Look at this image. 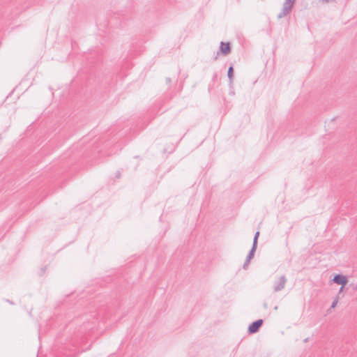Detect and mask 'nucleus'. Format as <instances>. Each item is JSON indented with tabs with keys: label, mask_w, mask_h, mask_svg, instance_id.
I'll return each mask as SVG.
<instances>
[{
	"label": "nucleus",
	"mask_w": 357,
	"mask_h": 357,
	"mask_svg": "<svg viewBox=\"0 0 357 357\" xmlns=\"http://www.w3.org/2000/svg\"><path fill=\"white\" fill-rule=\"evenodd\" d=\"M263 322V319H261L252 322L248 328V333L249 334H254L258 332L260 327L262 326Z\"/></svg>",
	"instance_id": "obj_1"
},
{
	"label": "nucleus",
	"mask_w": 357,
	"mask_h": 357,
	"mask_svg": "<svg viewBox=\"0 0 357 357\" xmlns=\"http://www.w3.org/2000/svg\"><path fill=\"white\" fill-rule=\"evenodd\" d=\"M231 52V44L229 42H220L219 51L218 54H221L223 56H227Z\"/></svg>",
	"instance_id": "obj_2"
},
{
	"label": "nucleus",
	"mask_w": 357,
	"mask_h": 357,
	"mask_svg": "<svg viewBox=\"0 0 357 357\" xmlns=\"http://www.w3.org/2000/svg\"><path fill=\"white\" fill-rule=\"evenodd\" d=\"M287 282V278L284 275H282L280 277L278 281H276L274 284L273 289L275 291H280L284 289L285 283Z\"/></svg>",
	"instance_id": "obj_3"
},
{
	"label": "nucleus",
	"mask_w": 357,
	"mask_h": 357,
	"mask_svg": "<svg viewBox=\"0 0 357 357\" xmlns=\"http://www.w3.org/2000/svg\"><path fill=\"white\" fill-rule=\"evenodd\" d=\"M333 281L337 284L344 287L348 283V279L347 276L342 274L335 275Z\"/></svg>",
	"instance_id": "obj_4"
},
{
	"label": "nucleus",
	"mask_w": 357,
	"mask_h": 357,
	"mask_svg": "<svg viewBox=\"0 0 357 357\" xmlns=\"http://www.w3.org/2000/svg\"><path fill=\"white\" fill-rule=\"evenodd\" d=\"M292 9L287 8L286 7H282V10L278 15V19H282V17H286L287 15L289 14Z\"/></svg>",
	"instance_id": "obj_5"
},
{
	"label": "nucleus",
	"mask_w": 357,
	"mask_h": 357,
	"mask_svg": "<svg viewBox=\"0 0 357 357\" xmlns=\"http://www.w3.org/2000/svg\"><path fill=\"white\" fill-rule=\"evenodd\" d=\"M227 77L229 79L230 84L233 82V78H234V68L233 66H230L227 70Z\"/></svg>",
	"instance_id": "obj_6"
},
{
	"label": "nucleus",
	"mask_w": 357,
	"mask_h": 357,
	"mask_svg": "<svg viewBox=\"0 0 357 357\" xmlns=\"http://www.w3.org/2000/svg\"><path fill=\"white\" fill-rule=\"evenodd\" d=\"M296 0H284L282 7L292 9Z\"/></svg>",
	"instance_id": "obj_7"
},
{
	"label": "nucleus",
	"mask_w": 357,
	"mask_h": 357,
	"mask_svg": "<svg viewBox=\"0 0 357 357\" xmlns=\"http://www.w3.org/2000/svg\"><path fill=\"white\" fill-rule=\"evenodd\" d=\"M257 248V246L252 245V248L246 257V259H248V260H251L253 258Z\"/></svg>",
	"instance_id": "obj_8"
},
{
	"label": "nucleus",
	"mask_w": 357,
	"mask_h": 357,
	"mask_svg": "<svg viewBox=\"0 0 357 357\" xmlns=\"http://www.w3.org/2000/svg\"><path fill=\"white\" fill-rule=\"evenodd\" d=\"M259 236V231H257L254 236L252 245L257 246Z\"/></svg>",
	"instance_id": "obj_9"
},
{
	"label": "nucleus",
	"mask_w": 357,
	"mask_h": 357,
	"mask_svg": "<svg viewBox=\"0 0 357 357\" xmlns=\"http://www.w3.org/2000/svg\"><path fill=\"white\" fill-rule=\"evenodd\" d=\"M338 300H339V296L338 295L334 298L333 301L332 302V304L331 305V307L330 309H333L336 307L337 303H338Z\"/></svg>",
	"instance_id": "obj_10"
},
{
	"label": "nucleus",
	"mask_w": 357,
	"mask_h": 357,
	"mask_svg": "<svg viewBox=\"0 0 357 357\" xmlns=\"http://www.w3.org/2000/svg\"><path fill=\"white\" fill-rule=\"evenodd\" d=\"M250 261V260H248V259H245V262H244V264L243 265V269H247Z\"/></svg>",
	"instance_id": "obj_11"
},
{
	"label": "nucleus",
	"mask_w": 357,
	"mask_h": 357,
	"mask_svg": "<svg viewBox=\"0 0 357 357\" xmlns=\"http://www.w3.org/2000/svg\"><path fill=\"white\" fill-rule=\"evenodd\" d=\"M350 287L352 289V290H354V291H356L357 290V284L351 283L350 284Z\"/></svg>",
	"instance_id": "obj_12"
},
{
	"label": "nucleus",
	"mask_w": 357,
	"mask_h": 357,
	"mask_svg": "<svg viewBox=\"0 0 357 357\" xmlns=\"http://www.w3.org/2000/svg\"><path fill=\"white\" fill-rule=\"evenodd\" d=\"M218 80V75L216 73H214L212 77V81L213 82H216Z\"/></svg>",
	"instance_id": "obj_13"
},
{
	"label": "nucleus",
	"mask_w": 357,
	"mask_h": 357,
	"mask_svg": "<svg viewBox=\"0 0 357 357\" xmlns=\"http://www.w3.org/2000/svg\"><path fill=\"white\" fill-rule=\"evenodd\" d=\"M121 176V172L120 171H117L116 172V174H115V178H119Z\"/></svg>",
	"instance_id": "obj_14"
},
{
	"label": "nucleus",
	"mask_w": 357,
	"mask_h": 357,
	"mask_svg": "<svg viewBox=\"0 0 357 357\" xmlns=\"http://www.w3.org/2000/svg\"><path fill=\"white\" fill-rule=\"evenodd\" d=\"M344 287L341 286V287L340 288L339 291H338V295H339V294H340L343 291Z\"/></svg>",
	"instance_id": "obj_15"
},
{
	"label": "nucleus",
	"mask_w": 357,
	"mask_h": 357,
	"mask_svg": "<svg viewBox=\"0 0 357 357\" xmlns=\"http://www.w3.org/2000/svg\"><path fill=\"white\" fill-rule=\"evenodd\" d=\"M45 269H46L45 267L41 268V273H40V275H42V274H43L45 273Z\"/></svg>",
	"instance_id": "obj_16"
},
{
	"label": "nucleus",
	"mask_w": 357,
	"mask_h": 357,
	"mask_svg": "<svg viewBox=\"0 0 357 357\" xmlns=\"http://www.w3.org/2000/svg\"><path fill=\"white\" fill-rule=\"evenodd\" d=\"M229 94L231 95V96H234V91L233 90H231L229 92Z\"/></svg>",
	"instance_id": "obj_17"
},
{
	"label": "nucleus",
	"mask_w": 357,
	"mask_h": 357,
	"mask_svg": "<svg viewBox=\"0 0 357 357\" xmlns=\"http://www.w3.org/2000/svg\"><path fill=\"white\" fill-rule=\"evenodd\" d=\"M166 82H167V83H170L171 82V79L169 77H167L166 78Z\"/></svg>",
	"instance_id": "obj_18"
},
{
	"label": "nucleus",
	"mask_w": 357,
	"mask_h": 357,
	"mask_svg": "<svg viewBox=\"0 0 357 357\" xmlns=\"http://www.w3.org/2000/svg\"><path fill=\"white\" fill-rule=\"evenodd\" d=\"M264 307L265 308H267V307H268V305H267V303H264Z\"/></svg>",
	"instance_id": "obj_19"
},
{
	"label": "nucleus",
	"mask_w": 357,
	"mask_h": 357,
	"mask_svg": "<svg viewBox=\"0 0 357 357\" xmlns=\"http://www.w3.org/2000/svg\"><path fill=\"white\" fill-rule=\"evenodd\" d=\"M6 301H7L8 303H10V304H13V303L12 301H9V300H6Z\"/></svg>",
	"instance_id": "obj_20"
},
{
	"label": "nucleus",
	"mask_w": 357,
	"mask_h": 357,
	"mask_svg": "<svg viewBox=\"0 0 357 357\" xmlns=\"http://www.w3.org/2000/svg\"><path fill=\"white\" fill-rule=\"evenodd\" d=\"M323 1H325V2H328L330 0H322Z\"/></svg>",
	"instance_id": "obj_21"
},
{
	"label": "nucleus",
	"mask_w": 357,
	"mask_h": 357,
	"mask_svg": "<svg viewBox=\"0 0 357 357\" xmlns=\"http://www.w3.org/2000/svg\"><path fill=\"white\" fill-rule=\"evenodd\" d=\"M307 341V338L304 340V342H306Z\"/></svg>",
	"instance_id": "obj_22"
},
{
	"label": "nucleus",
	"mask_w": 357,
	"mask_h": 357,
	"mask_svg": "<svg viewBox=\"0 0 357 357\" xmlns=\"http://www.w3.org/2000/svg\"><path fill=\"white\" fill-rule=\"evenodd\" d=\"M211 86H209L208 90L211 91Z\"/></svg>",
	"instance_id": "obj_23"
}]
</instances>
